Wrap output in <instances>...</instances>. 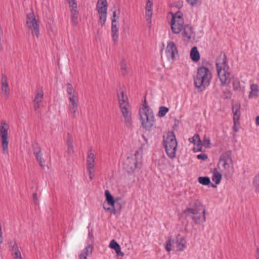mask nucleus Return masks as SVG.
<instances>
[{
  "instance_id": "34",
  "label": "nucleus",
  "mask_w": 259,
  "mask_h": 259,
  "mask_svg": "<svg viewBox=\"0 0 259 259\" xmlns=\"http://www.w3.org/2000/svg\"><path fill=\"white\" fill-rule=\"evenodd\" d=\"M168 108L165 106H161L159 107L157 115L160 117H163L168 112Z\"/></svg>"
},
{
  "instance_id": "45",
  "label": "nucleus",
  "mask_w": 259,
  "mask_h": 259,
  "mask_svg": "<svg viewBox=\"0 0 259 259\" xmlns=\"http://www.w3.org/2000/svg\"><path fill=\"white\" fill-rule=\"evenodd\" d=\"M186 2L192 6H196L199 0H186Z\"/></svg>"
},
{
  "instance_id": "6",
  "label": "nucleus",
  "mask_w": 259,
  "mask_h": 259,
  "mask_svg": "<svg viewBox=\"0 0 259 259\" xmlns=\"http://www.w3.org/2000/svg\"><path fill=\"white\" fill-rule=\"evenodd\" d=\"M139 115L143 127L146 130H151L154 122V116L152 110L148 106H143L140 108Z\"/></svg>"
},
{
  "instance_id": "30",
  "label": "nucleus",
  "mask_w": 259,
  "mask_h": 259,
  "mask_svg": "<svg viewBox=\"0 0 259 259\" xmlns=\"http://www.w3.org/2000/svg\"><path fill=\"white\" fill-rule=\"evenodd\" d=\"M95 165L94 163H88L87 164V169L88 173L90 175V178L91 180L93 179L94 177V169Z\"/></svg>"
},
{
  "instance_id": "18",
  "label": "nucleus",
  "mask_w": 259,
  "mask_h": 259,
  "mask_svg": "<svg viewBox=\"0 0 259 259\" xmlns=\"http://www.w3.org/2000/svg\"><path fill=\"white\" fill-rule=\"evenodd\" d=\"M68 114L72 117L74 118L76 117V113L78 110V101L69 102L68 105Z\"/></svg>"
},
{
  "instance_id": "3",
  "label": "nucleus",
  "mask_w": 259,
  "mask_h": 259,
  "mask_svg": "<svg viewBox=\"0 0 259 259\" xmlns=\"http://www.w3.org/2000/svg\"><path fill=\"white\" fill-rule=\"evenodd\" d=\"M218 77L222 86H226L231 82L230 68L225 53H221L215 61Z\"/></svg>"
},
{
  "instance_id": "9",
  "label": "nucleus",
  "mask_w": 259,
  "mask_h": 259,
  "mask_svg": "<svg viewBox=\"0 0 259 259\" xmlns=\"http://www.w3.org/2000/svg\"><path fill=\"white\" fill-rule=\"evenodd\" d=\"M26 27L31 31L32 34L37 38L39 36V25L33 13H29L26 16Z\"/></svg>"
},
{
  "instance_id": "52",
  "label": "nucleus",
  "mask_w": 259,
  "mask_h": 259,
  "mask_svg": "<svg viewBox=\"0 0 259 259\" xmlns=\"http://www.w3.org/2000/svg\"><path fill=\"white\" fill-rule=\"evenodd\" d=\"M239 124H235L234 123V125H233V130H234V131L235 132H238V125Z\"/></svg>"
},
{
  "instance_id": "23",
  "label": "nucleus",
  "mask_w": 259,
  "mask_h": 259,
  "mask_svg": "<svg viewBox=\"0 0 259 259\" xmlns=\"http://www.w3.org/2000/svg\"><path fill=\"white\" fill-rule=\"evenodd\" d=\"M232 152L227 151L223 153L220 158V162H232Z\"/></svg>"
},
{
  "instance_id": "46",
  "label": "nucleus",
  "mask_w": 259,
  "mask_h": 259,
  "mask_svg": "<svg viewBox=\"0 0 259 259\" xmlns=\"http://www.w3.org/2000/svg\"><path fill=\"white\" fill-rule=\"evenodd\" d=\"M197 157L199 159H201L202 160H205L207 158V156L206 154L202 153V154H198L197 156Z\"/></svg>"
},
{
  "instance_id": "37",
  "label": "nucleus",
  "mask_w": 259,
  "mask_h": 259,
  "mask_svg": "<svg viewBox=\"0 0 259 259\" xmlns=\"http://www.w3.org/2000/svg\"><path fill=\"white\" fill-rule=\"evenodd\" d=\"M68 95H69L68 98L69 102H72V101L76 102L78 101V95L76 92Z\"/></svg>"
},
{
  "instance_id": "48",
  "label": "nucleus",
  "mask_w": 259,
  "mask_h": 259,
  "mask_svg": "<svg viewBox=\"0 0 259 259\" xmlns=\"http://www.w3.org/2000/svg\"><path fill=\"white\" fill-rule=\"evenodd\" d=\"M40 166L44 169V170H48L49 169V166L48 165L45 164L46 163H39Z\"/></svg>"
},
{
  "instance_id": "31",
  "label": "nucleus",
  "mask_w": 259,
  "mask_h": 259,
  "mask_svg": "<svg viewBox=\"0 0 259 259\" xmlns=\"http://www.w3.org/2000/svg\"><path fill=\"white\" fill-rule=\"evenodd\" d=\"M252 185L255 192L259 193V172L254 177L252 180Z\"/></svg>"
},
{
  "instance_id": "2",
  "label": "nucleus",
  "mask_w": 259,
  "mask_h": 259,
  "mask_svg": "<svg viewBox=\"0 0 259 259\" xmlns=\"http://www.w3.org/2000/svg\"><path fill=\"white\" fill-rule=\"evenodd\" d=\"M189 207L183 210V213L190 217L196 224H201L206 221V209L198 200H193L188 204Z\"/></svg>"
},
{
  "instance_id": "21",
  "label": "nucleus",
  "mask_w": 259,
  "mask_h": 259,
  "mask_svg": "<svg viewBox=\"0 0 259 259\" xmlns=\"http://www.w3.org/2000/svg\"><path fill=\"white\" fill-rule=\"evenodd\" d=\"M250 91L248 97L249 99L257 98L258 96L259 87L256 83H252L250 85Z\"/></svg>"
},
{
  "instance_id": "44",
  "label": "nucleus",
  "mask_w": 259,
  "mask_h": 259,
  "mask_svg": "<svg viewBox=\"0 0 259 259\" xmlns=\"http://www.w3.org/2000/svg\"><path fill=\"white\" fill-rule=\"evenodd\" d=\"M32 199L35 205H38L39 204V200L37 197V194L36 192H34L33 193Z\"/></svg>"
},
{
  "instance_id": "56",
  "label": "nucleus",
  "mask_w": 259,
  "mask_h": 259,
  "mask_svg": "<svg viewBox=\"0 0 259 259\" xmlns=\"http://www.w3.org/2000/svg\"><path fill=\"white\" fill-rule=\"evenodd\" d=\"M222 166L226 168L227 166H229V163H223Z\"/></svg>"
},
{
  "instance_id": "57",
  "label": "nucleus",
  "mask_w": 259,
  "mask_h": 259,
  "mask_svg": "<svg viewBox=\"0 0 259 259\" xmlns=\"http://www.w3.org/2000/svg\"><path fill=\"white\" fill-rule=\"evenodd\" d=\"M211 187H213V188H215V187H216L217 186H216V185H214V184H211Z\"/></svg>"
},
{
  "instance_id": "51",
  "label": "nucleus",
  "mask_w": 259,
  "mask_h": 259,
  "mask_svg": "<svg viewBox=\"0 0 259 259\" xmlns=\"http://www.w3.org/2000/svg\"><path fill=\"white\" fill-rule=\"evenodd\" d=\"M89 238L91 239V242H92L94 240V236L93 234L92 231H89Z\"/></svg>"
},
{
  "instance_id": "13",
  "label": "nucleus",
  "mask_w": 259,
  "mask_h": 259,
  "mask_svg": "<svg viewBox=\"0 0 259 259\" xmlns=\"http://www.w3.org/2000/svg\"><path fill=\"white\" fill-rule=\"evenodd\" d=\"M44 97V92L42 88H38L34 93L33 102V108L37 111L40 107V103L42 102Z\"/></svg>"
},
{
  "instance_id": "47",
  "label": "nucleus",
  "mask_w": 259,
  "mask_h": 259,
  "mask_svg": "<svg viewBox=\"0 0 259 259\" xmlns=\"http://www.w3.org/2000/svg\"><path fill=\"white\" fill-rule=\"evenodd\" d=\"M233 86L235 90H238L240 89L239 82L238 81H234L233 83Z\"/></svg>"
},
{
  "instance_id": "35",
  "label": "nucleus",
  "mask_w": 259,
  "mask_h": 259,
  "mask_svg": "<svg viewBox=\"0 0 259 259\" xmlns=\"http://www.w3.org/2000/svg\"><path fill=\"white\" fill-rule=\"evenodd\" d=\"M109 246L111 248L114 249L115 251L118 250V249L120 247L119 244L114 239L110 241Z\"/></svg>"
},
{
  "instance_id": "55",
  "label": "nucleus",
  "mask_w": 259,
  "mask_h": 259,
  "mask_svg": "<svg viewBox=\"0 0 259 259\" xmlns=\"http://www.w3.org/2000/svg\"><path fill=\"white\" fill-rule=\"evenodd\" d=\"M256 124L259 125V116H257L256 118Z\"/></svg>"
},
{
  "instance_id": "39",
  "label": "nucleus",
  "mask_w": 259,
  "mask_h": 259,
  "mask_svg": "<svg viewBox=\"0 0 259 259\" xmlns=\"http://www.w3.org/2000/svg\"><path fill=\"white\" fill-rule=\"evenodd\" d=\"M70 10H77V3L75 0H68Z\"/></svg>"
},
{
  "instance_id": "50",
  "label": "nucleus",
  "mask_w": 259,
  "mask_h": 259,
  "mask_svg": "<svg viewBox=\"0 0 259 259\" xmlns=\"http://www.w3.org/2000/svg\"><path fill=\"white\" fill-rule=\"evenodd\" d=\"M115 252L118 255H119L121 256H123L124 255V253L123 252L121 251L120 247L118 249V250L116 251Z\"/></svg>"
},
{
  "instance_id": "29",
  "label": "nucleus",
  "mask_w": 259,
  "mask_h": 259,
  "mask_svg": "<svg viewBox=\"0 0 259 259\" xmlns=\"http://www.w3.org/2000/svg\"><path fill=\"white\" fill-rule=\"evenodd\" d=\"M71 14V21L74 25L78 23V12L77 10H70Z\"/></svg>"
},
{
  "instance_id": "4",
  "label": "nucleus",
  "mask_w": 259,
  "mask_h": 259,
  "mask_svg": "<svg viewBox=\"0 0 259 259\" xmlns=\"http://www.w3.org/2000/svg\"><path fill=\"white\" fill-rule=\"evenodd\" d=\"M212 78V73L207 67H199L197 69L196 75L194 78V85L196 88L202 91L209 85Z\"/></svg>"
},
{
  "instance_id": "43",
  "label": "nucleus",
  "mask_w": 259,
  "mask_h": 259,
  "mask_svg": "<svg viewBox=\"0 0 259 259\" xmlns=\"http://www.w3.org/2000/svg\"><path fill=\"white\" fill-rule=\"evenodd\" d=\"M153 2L151 0H147L146 10H152Z\"/></svg>"
},
{
  "instance_id": "22",
  "label": "nucleus",
  "mask_w": 259,
  "mask_h": 259,
  "mask_svg": "<svg viewBox=\"0 0 259 259\" xmlns=\"http://www.w3.org/2000/svg\"><path fill=\"white\" fill-rule=\"evenodd\" d=\"M93 250L92 245L89 244L87 246L79 255V259H87V256L92 254Z\"/></svg>"
},
{
  "instance_id": "1",
  "label": "nucleus",
  "mask_w": 259,
  "mask_h": 259,
  "mask_svg": "<svg viewBox=\"0 0 259 259\" xmlns=\"http://www.w3.org/2000/svg\"><path fill=\"white\" fill-rule=\"evenodd\" d=\"M171 14L172 19L170 24L172 32L175 34H179L182 32L184 40L190 41L194 34L192 26L189 24H185L183 14L180 11Z\"/></svg>"
},
{
  "instance_id": "24",
  "label": "nucleus",
  "mask_w": 259,
  "mask_h": 259,
  "mask_svg": "<svg viewBox=\"0 0 259 259\" xmlns=\"http://www.w3.org/2000/svg\"><path fill=\"white\" fill-rule=\"evenodd\" d=\"M138 163H123V167L127 172L133 173L138 167Z\"/></svg>"
},
{
  "instance_id": "17",
  "label": "nucleus",
  "mask_w": 259,
  "mask_h": 259,
  "mask_svg": "<svg viewBox=\"0 0 259 259\" xmlns=\"http://www.w3.org/2000/svg\"><path fill=\"white\" fill-rule=\"evenodd\" d=\"M111 35L114 44H116L118 39V23L114 18L111 23Z\"/></svg>"
},
{
  "instance_id": "14",
  "label": "nucleus",
  "mask_w": 259,
  "mask_h": 259,
  "mask_svg": "<svg viewBox=\"0 0 259 259\" xmlns=\"http://www.w3.org/2000/svg\"><path fill=\"white\" fill-rule=\"evenodd\" d=\"M2 96L7 98L10 95V91L7 81V77L5 75H3L2 77Z\"/></svg>"
},
{
  "instance_id": "20",
  "label": "nucleus",
  "mask_w": 259,
  "mask_h": 259,
  "mask_svg": "<svg viewBox=\"0 0 259 259\" xmlns=\"http://www.w3.org/2000/svg\"><path fill=\"white\" fill-rule=\"evenodd\" d=\"M233 113V122L235 124H239L240 117V106L236 104L232 106Z\"/></svg>"
},
{
  "instance_id": "49",
  "label": "nucleus",
  "mask_w": 259,
  "mask_h": 259,
  "mask_svg": "<svg viewBox=\"0 0 259 259\" xmlns=\"http://www.w3.org/2000/svg\"><path fill=\"white\" fill-rule=\"evenodd\" d=\"M3 243V237L2 232V227L1 223H0V244Z\"/></svg>"
},
{
  "instance_id": "59",
  "label": "nucleus",
  "mask_w": 259,
  "mask_h": 259,
  "mask_svg": "<svg viewBox=\"0 0 259 259\" xmlns=\"http://www.w3.org/2000/svg\"><path fill=\"white\" fill-rule=\"evenodd\" d=\"M220 162H218V168H220Z\"/></svg>"
},
{
  "instance_id": "25",
  "label": "nucleus",
  "mask_w": 259,
  "mask_h": 259,
  "mask_svg": "<svg viewBox=\"0 0 259 259\" xmlns=\"http://www.w3.org/2000/svg\"><path fill=\"white\" fill-rule=\"evenodd\" d=\"M190 57L193 61L197 62L199 60L200 54L196 47H194L191 49Z\"/></svg>"
},
{
  "instance_id": "27",
  "label": "nucleus",
  "mask_w": 259,
  "mask_h": 259,
  "mask_svg": "<svg viewBox=\"0 0 259 259\" xmlns=\"http://www.w3.org/2000/svg\"><path fill=\"white\" fill-rule=\"evenodd\" d=\"M120 70L123 76H125L128 73L130 68L127 67L124 60H122L120 62Z\"/></svg>"
},
{
  "instance_id": "7",
  "label": "nucleus",
  "mask_w": 259,
  "mask_h": 259,
  "mask_svg": "<svg viewBox=\"0 0 259 259\" xmlns=\"http://www.w3.org/2000/svg\"><path fill=\"white\" fill-rule=\"evenodd\" d=\"M163 143L167 155L170 158L176 156L177 142L173 132H168L166 137H164Z\"/></svg>"
},
{
  "instance_id": "16",
  "label": "nucleus",
  "mask_w": 259,
  "mask_h": 259,
  "mask_svg": "<svg viewBox=\"0 0 259 259\" xmlns=\"http://www.w3.org/2000/svg\"><path fill=\"white\" fill-rule=\"evenodd\" d=\"M66 145V152L69 155H72L74 153V146L73 145V138L70 133H67L65 138Z\"/></svg>"
},
{
  "instance_id": "36",
  "label": "nucleus",
  "mask_w": 259,
  "mask_h": 259,
  "mask_svg": "<svg viewBox=\"0 0 259 259\" xmlns=\"http://www.w3.org/2000/svg\"><path fill=\"white\" fill-rule=\"evenodd\" d=\"M146 20L148 23H151V17L152 16V10H146Z\"/></svg>"
},
{
  "instance_id": "28",
  "label": "nucleus",
  "mask_w": 259,
  "mask_h": 259,
  "mask_svg": "<svg viewBox=\"0 0 259 259\" xmlns=\"http://www.w3.org/2000/svg\"><path fill=\"white\" fill-rule=\"evenodd\" d=\"M184 241V238H181L179 240H178L176 242V247L178 251H183L184 248H186V245L183 242Z\"/></svg>"
},
{
  "instance_id": "40",
  "label": "nucleus",
  "mask_w": 259,
  "mask_h": 259,
  "mask_svg": "<svg viewBox=\"0 0 259 259\" xmlns=\"http://www.w3.org/2000/svg\"><path fill=\"white\" fill-rule=\"evenodd\" d=\"M67 92L68 94H71L72 93L76 92V91L73 88L71 84L70 83H67Z\"/></svg>"
},
{
  "instance_id": "54",
  "label": "nucleus",
  "mask_w": 259,
  "mask_h": 259,
  "mask_svg": "<svg viewBox=\"0 0 259 259\" xmlns=\"http://www.w3.org/2000/svg\"><path fill=\"white\" fill-rule=\"evenodd\" d=\"M256 259H259V248H256Z\"/></svg>"
},
{
  "instance_id": "10",
  "label": "nucleus",
  "mask_w": 259,
  "mask_h": 259,
  "mask_svg": "<svg viewBox=\"0 0 259 259\" xmlns=\"http://www.w3.org/2000/svg\"><path fill=\"white\" fill-rule=\"evenodd\" d=\"M9 125L5 120H2L0 126V136L2 139V147L5 153L8 151V131Z\"/></svg>"
},
{
  "instance_id": "53",
  "label": "nucleus",
  "mask_w": 259,
  "mask_h": 259,
  "mask_svg": "<svg viewBox=\"0 0 259 259\" xmlns=\"http://www.w3.org/2000/svg\"><path fill=\"white\" fill-rule=\"evenodd\" d=\"M116 11H114L113 12V17H112L111 18V21H112V20L114 18L115 20H116L117 21V19L116 18Z\"/></svg>"
},
{
  "instance_id": "12",
  "label": "nucleus",
  "mask_w": 259,
  "mask_h": 259,
  "mask_svg": "<svg viewBox=\"0 0 259 259\" xmlns=\"http://www.w3.org/2000/svg\"><path fill=\"white\" fill-rule=\"evenodd\" d=\"M166 56L169 60H174L178 56V51L176 44L173 41H169L167 43L165 49Z\"/></svg>"
},
{
  "instance_id": "33",
  "label": "nucleus",
  "mask_w": 259,
  "mask_h": 259,
  "mask_svg": "<svg viewBox=\"0 0 259 259\" xmlns=\"http://www.w3.org/2000/svg\"><path fill=\"white\" fill-rule=\"evenodd\" d=\"M198 182L202 185L206 186L210 183V180L208 177H199L198 179Z\"/></svg>"
},
{
  "instance_id": "5",
  "label": "nucleus",
  "mask_w": 259,
  "mask_h": 259,
  "mask_svg": "<svg viewBox=\"0 0 259 259\" xmlns=\"http://www.w3.org/2000/svg\"><path fill=\"white\" fill-rule=\"evenodd\" d=\"M119 107L126 125L131 127L132 125V112L127 96L123 91L117 94Z\"/></svg>"
},
{
  "instance_id": "58",
  "label": "nucleus",
  "mask_w": 259,
  "mask_h": 259,
  "mask_svg": "<svg viewBox=\"0 0 259 259\" xmlns=\"http://www.w3.org/2000/svg\"><path fill=\"white\" fill-rule=\"evenodd\" d=\"M16 259H22L21 255H20V257H18Z\"/></svg>"
},
{
  "instance_id": "38",
  "label": "nucleus",
  "mask_w": 259,
  "mask_h": 259,
  "mask_svg": "<svg viewBox=\"0 0 259 259\" xmlns=\"http://www.w3.org/2000/svg\"><path fill=\"white\" fill-rule=\"evenodd\" d=\"M203 145L205 148H209L210 147V140L209 138L206 137H204L203 142H202V146Z\"/></svg>"
},
{
  "instance_id": "8",
  "label": "nucleus",
  "mask_w": 259,
  "mask_h": 259,
  "mask_svg": "<svg viewBox=\"0 0 259 259\" xmlns=\"http://www.w3.org/2000/svg\"><path fill=\"white\" fill-rule=\"evenodd\" d=\"M108 3L107 0H98L96 4V10L99 15V23L102 26L105 24L107 17Z\"/></svg>"
},
{
  "instance_id": "42",
  "label": "nucleus",
  "mask_w": 259,
  "mask_h": 259,
  "mask_svg": "<svg viewBox=\"0 0 259 259\" xmlns=\"http://www.w3.org/2000/svg\"><path fill=\"white\" fill-rule=\"evenodd\" d=\"M94 154L91 151L88 152L87 162H94L95 158Z\"/></svg>"
},
{
  "instance_id": "32",
  "label": "nucleus",
  "mask_w": 259,
  "mask_h": 259,
  "mask_svg": "<svg viewBox=\"0 0 259 259\" xmlns=\"http://www.w3.org/2000/svg\"><path fill=\"white\" fill-rule=\"evenodd\" d=\"M33 153L35 155L36 157V159L38 162H41V156L42 153L41 152V151L40 150L39 147H35L33 148Z\"/></svg>"
},
{
  "instance_id": "11",
  "label": "nucleus",
  "mask_w": 259,
  "mask_h": 259,
  "mask_svg": "<svg viewBox=\"0 0 259 259\" xmlns=\"http://www.w3.org/2000/svg\"><path fill=\"white\" fill-rule=\"evenodd\" d=\"M105 195L108 204L111 205V208H110V207H107L105 204H104L103 205V207L104 209L106 210L110 211L111 213L115 214L116 213L115 204L116 201H117L119 199H116V200H115L114 197L111 194L109 190H106L105 191Z\"/></svg>"
},
{
  "instance_id": "19",
  "label": "nucleus",
  "mask_w": 259,
  "mask_h": 259,
  "mask_svg": "<svg viewBox=\"0 0 259 259\" xmlns=\"http://www.w3.org/2000/svg\"><path fill=\"white\" fill-rule=\"evenodd\" d=\"M9 245L11 248V254L14 258L16 259L18 257H20L21 252L17 243L15 241L14 242L11 241L9 243Z\"/></svg>"
},
{
  "instance_id": "26",
  "label": "nucleus",
  "mask_w": 259,
  "mask_h": 259,
  "mask_svg": "<svg viewBox=\"0 0 259 259\" xmlns=\"http://www.w3.org/2000/svg\"><path fill=\"white\" fill-rule=\"evenodd\" d=\"M212 171L213 173L212 180L215 182V184H219L222 179V175L217 170V168H214Z\"/></svg>"
},
{
  "instance_id": "15",
  "label": "nucleus",
  "mask_w": 259,
  "mask_h": 259,
  "mask_svg": "<svg viewBox=\"0 0 259 259\" xmlns=\"http://www.w3.org/2000/svg\"><path fill=\"white\" fill-rule=\"evenodd\" d=\"M189 141L193 143L195 146L193 148L194 152H198L201 151L202 141L200 140L199 135L198 134H195L193 137L189 138Z\"/></svg>"
},
{
  "instance_id": "41",
  "label": "nucleus",
  "mask_w": 259,
  "mask_h": 259,
  "mask_svg": "<svg viewBox=\"0 0 259 259\" xmlns=\"http://www.w3.org/2000/svg\"><path fill=\"white\" fill-rule=\"evenodd\" d=\"M171 238H169L165 242V248L167 251H170L171 250Z\"/></svg>"
}]
</instances>
